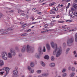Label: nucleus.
<instances>
[{"mask_svg":"<svg viewBox=\"0 0 77 77\" xmlns=\"http://www.w3.org/2000/svg\"><path fill=\"white\" fill-rule=\"evenodd\" d=\"M51 44L52 47L53 48H54V51L53 52V54L54 55H56L57 57H59L62 54V50L61 48H57V45L56 44H54V42H52L51 43Z\"/></svg>","mask_w":77,"mask_h":77,"instance_id":"f257e3e1","label":"nucleus"},{"mask_svg":"<svg viewBox=\"0 0 77 77\" xmlns=\"http://www.w3.org/2000/svg\"><path fill=\"white\" fill-rule=\"evenodd\" d=\"M21 51L22 53H24L26 51H26L28 53H33L34 51V48H32L29 45H28L26 48V46L22 47Z\"/></svg>","mask_w":77,"mask_h":77,"instance_id":"f03ea898","label":"nucleus"},{"mask_svg":"<svg viewBox=\"0 0 77 77\" xmlns=\"http://www.w3.org/2000/svg\"><path fill=\"white\" fill-rule=\"evenodd\" d=\"M8 53L6 51L3 52L2 53V57L4 60H8Z\"/></svg>","mask_w":77,"mask_h":77,"instance_id":"7ed1b4c3","label":"nucleus"},{"mask_svg":"<svg viewBox=\"0 0 77 77\" xmlns=\"http://www.w3.org/2000/svg\"><path fill=\"white\" fill-rule=\"evenodd\" d=\"M41 50H42V48H41V47H39L38 48V52H39V53H36L35 55V57H36V58H39V57H40V56H41V55H42V54H43L42 51Z\"/></svg>","mask_w":77,"mask_h":77,"instance_id":"20e7f679","label":"nucleus"},{"mask_svg":"<svg viewBox=\"0 0 77 77\" xmlns=\"http://www.w3.org/2000/svg\"><path fill=\"white\" fill-rule=\"evenodd\" d=\"M74 42V37H71L70 38L68 39L67 42V45L68 46H71Z\"/></svg>","mask_w":77,"mask_h":77,"instance_id":"39448f33","label":"nucleus"},{"mask_svg":"<svg viewBox=\"0 0 77 77\" xmlns=\"http://www.w3.org/2000/svg\"><path fill=\"white\" fill-rule=\"evenodd\" d=\"M10 53L12 55V56L14 57L16 55V52L15 51L12 49H10Z\"/></svg>","mask_w":77,"mask_h":77,"instance_id":"423d86ee","label":"nucleus"},{"mask_svg":"<svg viewBox=\"0 0 77 77\" xmlns=\"http://www.w3.org/2000/svg\"><path fill=\"white\" fill-rule=\"evenodd\" d=\"M18 72L17 70H14L13 71V74L14 75H17L18 74Z\"/></svg>","mask_w":77,"mask_h":77,"instance_id":"0eeeda50","label":"nucleus"},{"mask_svg":"<svg viewBox=\"0 0 77 77\" xmlns=\"http://www.w3.org/2000/svg\"><path fill=\"white\" fill-rule=\"evenodd\" d=\"M69 14L71 17L73 18V17H74V14H73V12L72 11H70V12H69Z\"/></svg>","mask_w":77,"mask_h":77,"instance_id":"6e6552de","label":"nucleus"},{"mask_svg":"<svg viewBox=\"0 0 77 77\" xmlns=\"http://www.w3.org/2000/svg\"><path fill=\"white\" fill-rule=\"evenodd\" d=\"M49 66L51 68H54L55 66V64L54 63H51L49 64Z\"/></svg>","mask_w":77,"mask_h":77,"instance_id":"1a4fd4ad","label":"nucleus"},{"mask_svg":"<svg viewBox=\"0 0 77 77\" xmlns=\"http://www.w3.org/2000/svg\"><path fill=\"white\" fill-rule=\"evenodd\" d=\"M4 65V63L3 60H0V66H2Z\"/></svg>","mask_w":77,"mask_h":77,"instance_id":"9d476101","label":"nucleus"},{"mask_svg":"<svg viewBox=\"0 0 77 77\" xmlns=\"http://www.w3.org/2000/svg\"><path fill=\"white\" fill-rule=\"evenodd\" d=\"M8 58L10 59H11L12 57V54L10 52L8 53Z\"/></svg>","mask_w":77,"mask_h":77,"instance_id":"9b49d317","label":"nucleus"},{"mask_svg":"<svg viewBox=\"0 0 77 77\" xmlns=\"http://www.w3.org/2000/svg\"><path fill=\"white\" fill-rule=\"evenodd\" d=\"M46 47L48 50H50V46L48 44H46Z\"/></svg>","mask_w":77,"mask_h":77,"instance_id":"f8f14e48","label":"nucleus"},{"mask_svg":"<svg viewBox=\"0 0 77 77\" xmlns=\"http://www.w3.org/2000/svg\"><path fill=\"white\" fill-rule=\"evenodd\" d=\"M6 68H7V69L5 70L6 74H8V72H9V69H10L9 67H6Z\"/></svg>","mask_w":77,"mask_h":77,"instance_id":"ddd939ff","label":"nucleus"},{"mask_svg":"<svg viewBox=\"0 0 77 77\" xmlns=\"http://www.w3.org/2000/svg\"><path fill=\"white\" fill-rule=\"evenodd\" d=\"M73 7L75 9H77V4H73Z\"/></svg>","mask_w":77,"mask_h":77,"instance_id":"4468645a","label":"nucleus"},{"mask_svg":"<svg viewBox=\"0 0 77 77\" xmlns=\"http://www.w3.org/2000/svg\"><path fill=\"white\" fill-rule=\"evenodd\" d=\"M69 50H70V49L69 48H68L67 49L66 52V54H68V53L69 51Z\"/></svg>","mask_w":77,"mask_h":77,"instance_id":"2eb2a0df","label":"nucleus"},{"mask_svg":"<svg viewBox=\"0 0 77 77\" xmlns=\"http://www.w3.org/2000/svg\"><path fill=\"white\" fill-rule=\"evenodd\" d=\"M6 29H0V32H6Z\"/></svg>","mask_w":77,"mask_h":77,"instance_id":"dca6fc26","label":"nucleus"},{"mask_svg":"<svg viewBox=\"0 0 77 77\" xmlns=\"http://www.w3.org/2000/svg\"><path fill=\"white\" fill-rule=\"evenodd\" d=\"M30 65L31 67H34L35 66V64L34 63L31 62L30 63Z\"/></svg>","mask_w":77,"mask_h":77,"instance_id":"f3484780","label":"nucleus"},{"mask_svg":"<svg viewBox=\"0 0 77 77\" xmlns=\"http://www.w3.org/2000/svg\"><path fill=\"white\" fill-rule=\"evenodd\" d=\"M40 63L43 66H45V63H44L43 61H41L40 62Z\"/></svg>","mask_w":77,"mask_h":77,"instance_id":"a211bd4d","label":"nucleus"},{"mask_svg":"<svg viewBox=\"0 0 77 77\" xmlns=\"http://www.w3.org/2000/svg\"><path fill=\"white\" fill-rule=\"evenodd\" d=\"M44 58L45 59L48 60L49 59V56L48 55H45L44 57Z\"/></svg>","mask_w":77,"mask_h":77,"instance_id":"6ab92c4d","label":"nucleus"},{"mask_svg":"<svg viewBox=\"0 0 77 77\" xmlns=\"http://www.w3.org/2000/svg\"><path fill=\"white\" fill-rule=\"evenodd\" d=\"M28 35V34L27 33H25L22 34L21 35L22 36H27Z\"/></svg>","mask_w":77,"mask_h":77,"instance_id":"aec40b11","label":"nucleus"},{"mask_svg":"<svg viewBox=\"0 0 77 77\" xmlns=\"http://www.w3.org/2000/svg\"><path fill=\"white\" fill-rule=\"evenodd\" d=\"M51 29H49V30H46V31H43L41 32V33H45V32H47L48 31H51Z\"/></svg>","mask_w":77,"mask_h":77,"instance_id":"412c9836","label":"nucleus"},{"mask_svg":"<svg viewBox=\"0 0 77 77\" xmlns=\"http://www.w3.org/2000/svg\"><path fill=\"white\" fill-rule=\"evenodd\" d=\"M55 4H56V3L55 2H53L50 4L49 5V6H53L54 5H55Z\"/></svg>","mask_w":77,"mask_h":77,"instance_id":"4be33fe9","label":"nucleus"},{"mask_svg":"<svg viewBox=\"0 0 77 77\" xmlns=\"http://www.w3.org/2000/svg\"><path fill=\"white\" fill-rule=\"evenodd\" d=\"M75 74V73H72L70 74V77H74V75Z\"/></svg>","mask_w":77,"mask_h":77,"instance_id":"5701e85b","label":"nucleus"},{"mask_svg":"<svg viewBox=\"0 0 77 77\" xmlns=\"http://www.w3.org/2000/svg\"><path fill=\"white\" fill-rule=\"evenodd\" d=\"M3 32L2 33L3 35H6L7 34H8L9 33V32L8 31H5V32Z\"/></svg>","mask_w":77,"mask_h":77,"instance_id":"b1692460","label":"nucleus"},{"mask_svg":"<svg viewBox=\"0 0 77 77\" xmlns=\"http://www.w3.org/2000/svg\"><path fill=\"white\" fill-rule=\"evenodd\" d=\"M15 49L18 51H20V49L19 48H18V47L16 46L15 47Z\"/></svg>","mask_w":77,"mask_h":77,"instance_id":"393cba45","label":"nucleus"},{"mask_svg":"<svg viewBox=\"0 0 77 77\" xmlns=\"http://www.w3.org/2000/svg\"><path fill=\"white\" fill-rule=\"evenodd\" d=\"M41 70H38L37 71H36V72L38 74H40V73H41Z\"/></svg>","mask_w":77,"mask_h":77,"instance_id":"a878e982","label":"nucleus"},{"mask_svg":"<svg viewBox=\"0 0 77 77\" xmlns=\"http://www.w3.org/2000/svg\"><path fill=\"white\" fill-rule=\"evenodd\" d=\"M51 60L52 61H54V56H52L51 57Z\"/></svg>","mask_w":77,"mask_h":77,"instance_id":"bb28decb","label":"nucleus"},{"mask_svg":"<svg viewBox=\"0 0 77 77\" xmlns=\"http://www.w3.org/2000/svg\"><path fill=\"white\" fill-rule=\"evenodd\" d=\"M75 41L77 42V33L75 35Z\"/></svg>","mask_w":77,"mask_h":77,"instance_id":"cd10ccee","label":"nucleus"},{"mask_svg":"<svg viewBox=\"0 0 77 77\" xmlns=\"http://www.w3.org/2000/svg\"><path fill=\"white\" fill-rule=\"evenodd\" d=\"M72 20H66V22L67 23H71V22H72Z\"/></svg>","mask_w":77,"mask_h":77,"instance_id":"c85d7f7f","label":"nucleus"},{"mask_svg":"<svg viewBox=\"0 0 77 77\" xmlns=\"http://www.w3.org/2000/svg\"><path fill=\"white\" fill-rule=\"evenodd\" d=\"M72 71L74 72L75 71V68L74 67H72L71 68Z\"/></svg>","mask_w":77,"mask_h":77,"instance_id":"c756f323","label":"nucleus"},{"mask_svg":"<svg viewBox=\"0 0 77 77\" xmlns=\"http://www.w3.org/2000/svg\"><path fill=\"white\" fill-rule=\"evenodd\" d=\"M77 30V29L75 28V29H74L72 30H70L69 32H72V31H75V30Z\"/></svg>","mask_w":77,"mask_h":77,"instance_id":"7c9ffc66","label":"nucleus"},{"mask_svg":"<svg viewBox=\"0 0 77 77\" xmlns=\"http://www.w3.org/2000/svg\"><path fill=\"white\" fill-rule=\"evenodd\" d=\"M28 69L29 71H31L32 70V69H31V67L29 66H28Z\"/></svg>","mask_w":77,"mask_h":77,"instance_id":"2f4dec72","label":"nucleus"},{"mask_svg":"<svg viewBox=\"0 0 77 77\" xmlns=\"http://www.w3.org/2000/svg\"><path fill=\"white\" fill-rule=\"evenodd\" d=\"M66 76V73H64L63 74V77H65Z\"/></svg>","mask_w":77,"mask_h":77,"instance_id":"473e14b6","label":"nucleus"},{"mask_svg":"<svg viewBox=\"0 0 77 77\" xmlns=\"http://www.w3.org/2000/svg\"><path fill=\"white\" fill-rule=\"evenodd\" d=\"M43 52H45V51H46V50L45 49V46H44V47H43Z\"/></svg>","mask_w":77,"mask_h":77,"instance_id":"72a5a7b5","label":"nucleus"},{"mask_svg":"<svg viewBox=\"0 0 77 77\" xmlns=\"http://www.w3.org/2000/svg\"><path fill=\"white\" fill-rule=\"evenodd\" d=\"M66 69H64L62 70V72H65L66 71Z\"/></svg>","mask_w":77,"mask_h":77,"instance_id":"f704fd0d","label":"nucleus"},{"mask_svg":"<svg viewBox=\"0 0 77 77\" xmlns=\"http://www.w3.org/2000/svg\"><path fill=\"white\" fill-rule=\"evenodd\" d=\"M26 25H27V23H24V24H23L22 25V26H23V27H26Z\"/></svg>","mask_w":77,"mask_h":77,"instance_id":"c9c22d12","label":"nucleus"},{"mask_svg":"<svg viewBox=\"0 0 77 77\" xmlns=\"http://www.w3.org/2000/svg\"><path fill=\"white\" fill-rule=\"evenodd\" d=\"M33 72H34V70H32L31 71L29 72V73L30 74H32V73H33Z\"/></svg>","mask_w":77,"mask_h":77,"instance_id":"e433bc0d","label":"nucleus"},{"mask_svg":"<svg viewBox=\"0 0 77 77\" xmlns=\"http://www.w3.org/2000/svg\"><path fill=\"white\" fill-rule=\"evenodd\" d=\"M58 22L59 23H64V21H58Z\"/></svg>","mask_w":77,"mask_h":77,"instance_id":"4c0bfd02","label":"nucleus"},{"mask_svg":"<svg viewBox=\"0 0 77 77\" xmlns=\"http://www.w3.org/2000/svg\"><path fill=\"white\" fill-rule=\"evenodd\" d=\"M13 30V29L11 28H9L8 29V30Z\"/></svg>","mask_w":77,"mask_h":77,"instance_id":"58836bf2","label":"nucleus"},{"mask_svg":"<svg viewBox=\"0 0 77 77\" xmlns=\"http://www.w3.org/2000/svg\"><path fill=\"white\" fill-rule=\"evenodd\" d=\"M63 47H65L66 46V43H63Z\"/></svg>","mask_w":77,"mask_h":77,"instance_id":"ea45409f","label":"nucleus"},{"mask_svg":"<svg viewBox=\"0 0 77 77\" xmlns=\"http://www.w3.org/2000/svg\"><path fill=\"white\" fill-rule=\"evenodd\" d=\"M48 75H49V74L48 73H45V77H47V76H48Z\"/></svg>","mask_w":77,"mask_h":77,"instance_id":"a19ab883","label":"nucleus"},{"mask_svg":"<svg viewBox=\"0 0 77 77\" xmlns=\"http://www.w3.org/2000/svg\"><path fill=\"white\" fill-rule=\"evenodd\" d=\"M0 17H3V14L2 13L0 12Z\"/></svg>","mask_w":77,"mask_h":77,"instance_id":"79ce46f5","label":"nucleus"},{"mask_svg":"<svg viewBox=\"0 0 77 77\" xmlns=\"http://www.w3.org/2000/svg\"><path fill=\"white\" fill-rule=\"evenodd\" d=\"M54 11H58V8H56L54 10Z\"/></svg>","mask_w":77,"mask_h":77,"instance_id":"37998d69","label":"nucleus"},{"mask_svg":"<svg viewBox=\"0 0 77 77\" xmlns=\"http://www.w3.org/2000/svg\"><path fill=\"white\" fill-rule=\"evenodd\" d=\"M22 12H24L23 11H21V10H19L18 11V13H21Z\"/></svg>","mask_w":77,"mask_h":77,"instance_id":"c03bdc74","label":"nucleus"},{"mask_svg":"<svg viewBox=\"0 0 77 77\" xmlns=\"http://www.w3.org/2000/svg\"><path fill=\"white\" fill-rule=\"evenodd\" d=\"M74 14L76 17H77V12H74Z\"/></svg>","mask_w":77,"mask_h":77,"instance_id":"a18cd8bd","label":"nucleus"},{"mask_svg":"<svg viewBox=\"0 0 77 77\" xmlns=\"http://www.w3.org/2000/svg\"><path fill=\"white\" fill-rule=\"evenodd\" d=\"M44 2V0H40L39 1V3H42Z\"/></svg>","mask_w":77,"mask_h":77,"instance_id":"49530a36","label":"nucleus"},{"mask_svg":"<svg viewBox=\"0 0 77 77\" xmlns=\"http://www.w3.org/2000/svg\"><path fill=\"white\" fill-rule=\"evenodd\" d=\"M47 26H48V24H45L44 26V27H45V28H46V27H47Z\"/></svg>","mask_w":77,"mask_h":77,"instance_id":"de8ad7c7","label":"nucleus"},{"mask_svg":"<svg viewBox=\"0 0 77 77\" xmlns=\"http://www.w3.org/2000/svg\"><path fill=\"white\" fill-rule=\"evenodd\" d=\"M19 57H21L22 56V54H18Z\"/></svg>","mask_w":77,"mask_h":77,"instance_id":"09e8293b","label":"nucleus"},{"mask_svg":"<svg viewBox=\"0 0 77 77\" xmlns=\"http://www.w3.org/2000/svg\"><path fill=\"white\" fill-rule=\"evenodd\" d=\"M5 72H0V74H1V75H2L3 74V73H4Z\"/></svg>","mask_w":77,"mask_h":77,"instance_id":"8fccbe9b","label":"nucleus"},{"mask_svg":"<svg viewBox=\"0 0 77 77\" xmlns=\"http://www.w3.org/2000/svg\"><path fill=\"white\" fill-rule=\"evenodd\" d=\"M62 31H66V30H67V29H66V28H64L62 30Z\"/></svg>","mask_w":77,"mask_h":77,"instance_id":"3c124183","label":"nucleus"},{"mask_svg":"<svg viewBox=\"0 0 77 77\" xmlns=\"http://www.w3.org/2000/svg\"><path fill=\"white\" fill-rule=\"evenodd\" d=\"M7 68H6V67H4V68H3V69H2L3 70H5V71H6V69H7Z\"/></svg>","mask_w":77,"mask_h":77,"instance_id":"603ef678","label":"nucleus"},{"mask_svg":"<svg viewBox=\"0 0 77 77\" xmlns=\"http://www.w3.org/2000/svg\"><path fill=\"white\" fill-rule=\"evenodd\" d=\"M38 23V22H35L32 23V24H36Z\"/></svg>","mask_w":77,"mask_h":77,"instance_id":"864d4df0","label":"nucleus"},{"mask_svg":"<svg viewBox=\"0 0 77 77\" xmlns=\"http://www.w3.org/2000/svg\"><path fill=\"white\" fill-rule=\"evenodd\" d=\"M51 26H53V25H54V23H51L50 24Z\"/></svg>","mask_w":77,"mask_h":77,"instance_id":"5fc2aeb1","label":"nucleus"},{"mask_svg":"<svg viewBox=\"0 0 77 77\" xmlns=\"http://www.w3.org/2000/svg\"><path fill=\"white\" fill-rule=\"evenodd\" d=\"M25 1H26V2H31V0H25Z\"/></svg>","mask_w":77,"mask_h":77,"instance_id":"6e6d98bb","label":"nucleus"},{"mask_svg":"<svg viewBox=\"0 0 77 77\" xmlns=\"http://www.w3.org/2000/svg\"><path fill=\"white\" fill-rule=\"evenodd\" d=\"M74 54H76V51H73Z\"/></svg>","mask_w":77,"mask_h":77,"instance_id":"4d7b16f0","label":"nucleus"},{"mask_svg":"<svg viewBox=\"0 0 77 77\" xmlns=\"http://www.w3.org/2000/svg\"><path fill=\"white\" fill-rule=\"evenodd\" d=\"M31 30H32L31 29H29L27 31V32H30V31H31Z\"/></svg>","mask_w":77,"mask_h":77,"instance_id":"13d9d810","label":"nucleus"},{"mask_svg":"<svg viewBox=\"0 0 77 77\" xmlns=\"http://www.w3.org/2000/svg\"><path fill=\"white\" fill-rule=\"evenodd\" d=\"M71 66H69V68H68V70H71Z\"/></svg>","mask_w":77,"mask_h":77,"instance_id":"bf43d9fd","label":"nucleus"},{"mask_svg":"<svg viewBox=\"0 0 77 77\" xmlns=\"http://www.w3.org/2000/svg\"><path fill=\"white\" fill-rule=\"evenodd\" d=\"M56 17L57 18H59V15H57Z\"/></svg>","mask_w":77,"mask_h":77,"instance_id":"052dcab7","label":"nucleus"},{"mask_svg":"<svg viewBox=\"0 0 77 77\" xmlns=\"http://www.w3.org/2000/svg\"><path fill=\"white\" fill-rule=\"evenodd\" d=\"M21 15H25V14L24 13H22L21 14Z\"/></svg>","mask_w":77,"mask_h":77,"instance_id":"680f3d73","label":"nucleus"},{"mask_svg":"<svg viewBox=\"0 0 77 77\" xmlns=\"http://www.w3.org/2000/svg\"><path fill=\"white\" fill-rule=\"evenodd\" d=\"M42 76H43V77L45 76V73L43 74H42Z\"/></svg>","mask_w":77,"mask_h":77,"instance_id":"e2e57ef3","label":"nucleus"},{"mask_svg":"<svg viewBox=\"0 0 77 77\" xmlns=\"http://www.w3.org/2000/svg\"><path fill=\"white\" fill-rule=\"evenodd\" d=\"M66 29L67 30H69L70 28H66Z\"/></svg>","mask_w":77,"mask_h":77,"instance_id":"0e129e2a","label":"nucleus"},{"mask_svg":"<svg viewBox=\"0 0 77 77\" xmlns=\"http://www.w3.org/2000/svg\"><path fill=\"white\" fill-rule=\"evenodd\" d=\"M75 57H77V53L75 55Z\"/></svg>","mask_w":77,"mask_h":77,"instance_id":"69168bd1","label":"nucleus"},{"mask_svg":"<svg viewBox=\"0 0 77 77\" xmlns=\"http://www.w3.org/2000/svg\"><path fill=\"white\" fill-rule=\"evenodd\" d=\"M74 64H75V65H77V63H76L75 61V62H74Z\"/></svg>","mask_w":77,"mask_h":77,"instance_id":"338daca9","label":"nucleus"},{"mask_svg":"<svg viewBox=\"0 0 77 77\" xmlns=\"http://www.w3.org/2000/svg\"><path fill=\"white\" fill-rule=\"evenodd\" d=\"M28 77H32V76L31 75H30Z\"/></svg>","mask_w":77,"mask_h":77,"instance_id":"774afa93","label":"nucleus"}]
</instances>
